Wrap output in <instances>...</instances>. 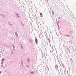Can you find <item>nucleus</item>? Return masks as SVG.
Listing matches in <instances>:
<instances>
[{
	"mask_svg": "<svg viewBox=\"0 0 76 76\" xmlns=\"http://www.w3.org/2000/svg\"><path fill=\"white\" fill-rule=\"evenodd\" d=\"M13 48H15V46H14L13 47Z\"/></svg>",
	"mask_w": 76,
	"mask_h": 76,
	"instance_id": "6",
	"label": "nucleus"
},
{
	"mask_svg": "<svg viewBox=\"0 0 76 76\" xmlns=\"http://www.w3.org/2000/svg\"><path fill=\"white\" fill-rule=\"evenodd\" d=\"M30 42H31V40H30Z\"/></svg>",
	"mask_w": 76,
	"mask_h": 76,
	"instance_id": "5",
	"label": "nucleus"
},
{
	"mask_svg": "<svg viewBox=\"0 0 76 76\" xmlns=\"http://www.w3.org/2000/svg\"><path fill=\"white\" fill-rule=\"evenodd\" d=\"M31 74H34V72H31Z\"/></svg>",
	"mask_w": 76,
	"mask_h": 76,
	"instance_id": "3",
	"label": "nucleus"
},
{
	"mask_svg": "<svg viewBox=\"0 0 76 76\" xmlns=\"http://www.w3.org/2000/svg\"><path fill=\"white\" fill-rule=\"evenodd\" d=\"M4 60V59H2V61H3Z\"/></svg>",
	"mask_w": 76,
	"mask_h": 76,
	"instance_id": "4",
	"label": "nucleus"
},
{
	"mask_svg": "<svg viewBox=\"0 0 76 76\" xmlns=\"http://www.w3.org/2000/svg\"><path fill=\"white\" fill-rule=\"evenodd\" d=\"M40 16L42 17V13H40Z\"/></svg>",
	"mask_w": 76,
	"mask_h": 76,
	"instance_id": "2",
	"label": "nucleus"
},
{
	"mask_svg": "<svg viewBox=\"0 0 76 76\" xmlns=\"http://www.w3.org/2000/svg\"><path fill=\"white\" fill-rule=\"evenodd\" d=\"M1 57V56L0 55V58Z\"/></svg>",
	"mask_w": 76,
	"mask_h": 76,
	"instance_id": "7",
	"label": "nucleus"
},
{
	"mask_svg": "<svg viewBox=\"0 0 76 76\" xmlns=\"http://www.w3.org/2000/svg\"><path fill=\"white\" fill-rule=\"evenodd\" d=\"M35 41L36 42V44H37L38 43V40L36 38L35 39Z\"/></svg>",
	"mask_w": 76,
	"mask_h": 76,
	"instance_id": "1",
	"label": "nucleus"
},
{
	"mask_svg": "<svg viewBox=\"0 0 76 76\" xmlns=\"http://www.w3.org/2000/svg\"><path fill=\"white\" fill-rule=\"evenodd\" d=\"M1 66H3V65H2Z\"/></svg>",
	"mask_w": 76,
	"mask_h": 76,
	"instance_id": "8",
	"label": "nucleus"
}]
</instances>
